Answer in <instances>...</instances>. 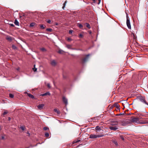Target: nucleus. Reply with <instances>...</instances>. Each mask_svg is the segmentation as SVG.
Here are the masks:
<instances>
[{"mask_svg": "<svg viewBox=\"0 0 148 148\" xmlns=\"http://www.w3.org/2000/svg\"><path fill=\"white\" fill-rule=\"evenodd\" d=\"M130 123H132L131 122H133L138 124H144L147 123V122L142 121L141 120V118L134 116H132L130 118Z\"/></svg>", "mask_w": 148, "mask_h": 148, "instance_id": "obj_1", "label": "nucleus"}, {"mask_svg": "<svg viewBox=\"0 0 148 148\" xmlns=\"http://www.w3.org/2000/svg\"><path fill=\"white\" fill-rule=\"evenodd\" d=\"M103 134L96 135L95 134H91L90 135L89 138H95L97 137H101L104 136Z\"/></svg>", "mask_w": 148, "mask_h": 148, "instance_id": "obj_2", "label": "nucleus"}, {"mask_svg": "<svg viewBox=\"0 0 148 148\" xmlns=\"http://www.w3.org/2000/svg\"><path fill=\"white\" fill-rule=\"evenodd\" d=\"M126 18H127V21H126V24L128 28L129 29H131V26L130 25V21L129 18L128 17V15L127 14L126 15Z\"/></svg>", "mask_w": 148, "mask_h": 148, "instance_id": "obj_3", "label": "nucleus"}, {"mask_svg": "<svg viewBox=\"0 0 148 148\" xmlns=\"http://www.w3.org/2000/svg\"><path fill=\"white\" fill-rule=\"evenodd\" d=\"M139 99L140 101L148 106V103L146 101L145 97H140L139 98Z\"/></svg>", "mask_w": 148, "mask_h": 148, "instance_id": "obj_4", "label": "nucleus"}, {"mask_svg": "<svg viewBox=\"0 0 148 148\" xmlns=\"http://www.w3.org/2000/svg\"><path fill=\"white\" fill-rule=\"evenodd\" d=\"M90 55L89 54H88L86 56L85 58L82 59L81 60L82 63H84L85 62L88 60Z\"/></svg>", "mask_w": 148, "mask_h": 148, "instance_id": "obj_5", "label": "nucleus"}, {"mask_svg": "<svg viewBox=\"0 0 148 148\" xmlns=\"http://www.w3.org/2000/svg\"><path fill=\"white\" fill-rule=\"evenodd\" d=\"M109 128L110 130L115 131L118 129V127L116 126H112L110 127Z\"/></svg>", "mask_w": 148, "mask_h": 148, "instance_id": "obj_6", "label": "nucleus"}, {"mask_svg": "<svg viewBox=\"0 0 148 148\" xmlns=\"http://www.w3.org/2000/svg\"><path fill=\"white\" fill-rule=\"evenodd\" d=\"M51 64L52 66H55L57 64V62L55 60H53L51 61Z\"/></svg>", "mask_w": 148, "mask_h": 148, "instance_id": "obj_7", "label": "nucleus"}, {"mask_svg": "<svg viewBox=\"0 0 148 148\" xmlns=\"http://www.w3.org/2000/svg\"><path fill=\"white\" fill-rule=\"evenodd\" d=\"M56 52L60 54H63L64 53V51L62 50L59 49L56 50Z\"/></svg>", "mask_w": 148, "mask_h": 148, "instance_id": "obj_8", "label": "nucleus"}, {"mask_svg": "<svg viewBox=\"0 0 148 148\" xmlns=\"http://www.w3.org/2000/svg\"><path fill=\"white\" fill-rule=\"evenodd\" d=\"M130 122H128V120H126L124 121H123L122 122V125H125L128 123H130Z\"/></svg>", "mask_w": 148, "mask_h": 148, "instance_id": "obj_9", "label": "nucleus"}, {"mask_svg": "<svg viewBox=\"0 0 148 148\" xmlns=\"http://www.w3.org/2000/svg\"><path fill=\"white\" fill-rule=\"evenodd\" d=\"M26 93L27 94V95L30 98H32V99H34V97L33 95L30 93H29L27 92H26Z\"/></svg>", "mask_w": 148, "mask_h": 148, "instance_id": "obj_10", "label": "nucleus"}, {"mask_svg": "<svg viewBox=\"0 0 148 148\" xmlns=\"http://www.w3.org/2000/svg\"><path fill=\"white\" fill-rule=\"evenodd\" d=\"M44 106V104H39L38 106V108L39 109L41 110L42 109L43 107Z\"/></svg>", "mask_w": 148, "mask_h": 148, "instance_id": "obj_11", "label": "nucleus"}, {"mask_svg": "<svg viewBox=\"0 0 148 148\" xmlns=\"http://www.w3.org/2000/svg\"><path fill=\"white\" fill-rule=\"evenodd\" d=\"M6 40L9 41H11L12 40V38L8 36H7L6 37Z\"/></svg>", "mask_w": 148, "mask_h": 148, "instance_id": "obj_12", "label": "nucleus"}, {"mask_svg": "<svg viewBox=\"0 0 148 148\" xmlns=\"http://www.w3.org/2000/svg\"><path fill=\"white\" fill-rule=\"evenodd\" d=\"M50 95V93L49 92H46L45 93L41 94L40 95V96H45L47 95Z\"/></svg>", "mask_w": 148, "mask_h": 148, "instance_id": "obj_13", "label": "nucleus"}, {"mask_svg": "<svg viewBox=\"0 0 148 148\" xmlns=\"http://www.w3.org/2000/svg\"><path fill=\"white\" fill-rule=\"evenodd\" d=\"M95 130H97V131L101 130V129L99 126H97L95 127Z\"/></svg>", "mask_w": 148, "mask_h": 148, "instance_id": "obj_14", "label": "nucleus"}, {"mask_svg": "<svg viewBox=\"0 0 148 148\" xmlns=\"http://www.w3.org/2000/svg\"><path fill=\"white\" fill-rule=\"evenodd\" d=\"M85 25H86V27L89 29H90L91 28V27L90 26L89 24L87 23H85Z\"/></svg>", "mask_w": 148, "mask_h": 148, "instance_id": "obj_15", "label": "nucleus"}, {"mask_svg": "<svg viewBox=\"0 0 148 148\" xmlns=\"http://www.w3.org/2000/svg\"><path fill=\"white\" fill-rule=\"evenodd\" d=\"M36 24L35 23H32L30 24L29 26L30 27H33Z\"/></svg>", "mask_w": 148, "mask_h": 148, "instance_id": "obj_16", "label": "nucleus"}, {"mask_svg": "<svg viewBox=\"0 0 148 148\" xmlns=\"http://www.w3.org/2000/svg\"><path fill=\"white\" fill-rule=\"evenodd\" d=\"M115 106L116 108L117 109V110H119V106L118 103H116L115 104Z\"/></svg>", "mask_w": 148, "mask_h": 148, "instance_id": "obj_17", "label": "nucleus"}, {"mask_svg": "<svg viewBox=\"0 0 148 148\" xmlns=\"http://www.w3.org/2000/svg\"><path fill=\"white\" fill-rule=\"evenodd\" d=\"M15 24L17 25H19V23L18 21L16 20H15L14 21Z\"/></svg>", "mask_w": 148, "mask_h": 148, "instance_id": "obj_18", "label": "nucleus"}, {"mask_svg": "<svg viewBox=\"0 0 148 148\" xmlns=\"http://www.w3.org/2000/svg\"><path fill=\"white\" fill-rule=\"evenodd\" d=\"M80 141V140H75L73 141V143H77Z\"/></svg>", "mask_w": 148, "mask_h": 148, "instance_id": "obj_19", "label": "nucleus"}, {"mask_svg": "<svg viewBox=\"0 0 148 148\" xmlns=\"http://www.w3.org/2000/svg\"><path fill=\"white\" fill-rule=\"evenodd\" d=\"M72 45H67L66 46V47L69 49H71Z\"/></svg>", "mask_w": 148, "mask_h": 148, "instance_id": "obj_20", "label": "nucleus"}, {"mask_svg": "<svg viewBox=\"0 0 148 148\" xmlns=\"http://www.w3.org/2000/svg\"><path fill=\"white\" fill-rule=\"evenodd\" d=\"M112 142L114 143L116 146L118 145V144L116 141L114 140L113 141H112Z\"/></svg>", "mask_w": 148, "mask_h": 148, "instance_id": "obj_21", "label": "nucleus"}, {"mask_svg": "<svg viewBox=\"0 0 148 148\" xmlns=\"http://www.w3.org/2000/svg\"><path fill=\"white\" fill-rule=\"evenodd\" d=\"M54 111L55 112H56L58 114H60V112L56 109H54Z\"/></svg>", "mask_w": 148, "mask_h": 148, "instance_id": "obj_22", "label": "nucleus"}, {"mask_svg": "<svg viewBox=\"0 0 148 148\" xmlns=\"http://www.w3.org/2000/svg\"><path fill=\"white\" fill-rule=\"evenodd\" d=\"M46 30L47 31L51 32L52 31V29L50 28H48Z\"/></svg>", "mask_w": 148, "mask_h": 148, "instance_id": "obj_23", "label": "nucleus"}, {"mask_svg": "<svg viewBox=\"0 0 148 148\" xmlns=\"http://www.w3.org/2000/svg\"><path fill=\"white\" fill-rule=\"evenodd\" d=\"M40 28L42 29H44L45 28V27L43 25H40Z\"/></svg>", "mask_w": 148, "mask_h": 148, "instance_id": "obj_24", "label": "nucleus"}, {"mask_svg": "<svg viewBox=\"0 0 148 148\" xmlns=\"http://www.w3.org/2000/svg\"><path fill=\"white\" fill-rule=\"evenodd\" d=\"M45 137L47 138H48L49 136V134L48 133H46L45 134Z\"/></svg>", "mask_w": 148, "mask_h": 148, "instance_id": "obj_25", "label": "nucleus"}, {"mask_svg": "<svg viewBox=\"0 0 148 148\" xmlns=\"http://www.w3.org/2000/svg\"><path fill=\"white\" fill-rule=\"evenodd\" d=\"M77 25L80 28H82L83 26L80 23H78L77 24Z\"/></svg>", "mask_w": 148, "mask_h": 148, "instance_id": "obj_26", "label": "nucleus"}, {"mask_svg": "<svg viewBox=\"0 0 148 148\" xmlns=\"http://www.w3.org/2000/svg\"><path fill=\"white\" fill-rule=\"evenodd\" d=\"M9 97L11 98H13L14 97V95L11 93L9 94Z\"/></svg>", "mask_w": 148, "mask_h": 148, "instance_id": "obj_27", "label": "nucleus"}, {"mask_svg": "<svg viewBox=\"0 0 148 148\" xmlns=\"http://www.w3.org/2000/svg\"><path fill=\"white\" fill-rule=\"evenodd\" d=\"M40 50L42 51H46V49L44 48H41Z\"/></svg>", "mask_w": 148, "mask_h": 148, "instance_id": "obj_28", "label": "nucleus"}, {"mask_svg": "<svg viewBox=\"0 0 148 148\" xmlns=\"http://www.w3.org/2000/svg\"><path fill=\"white\" fill-rule=\"evenodd\" d=\"M43 130H49V128L48 127H43Z\"/></svg>", "mask_w": 148, "mask_h": 148, "instance_id": "obj_29", "label": "nucleus"}, {"mask_svg": "<svg viewBox=\"0 0 148 148\" xmlns=\"http://www.w3.org/2000/svg\"><path fill=\"white\" fill-rule=\"evenodd\" d=\"M33 71H34V72L36 71V70H37V69H36V68H35V65H34V68H33Z\"/></svg>", "mask_w": 148, "mask_h": 148, "instance_id": "obj_30", "label": "nucleus"}, {"mask_svg": "<svg viewBox=\"0 0 148 148\" xmlns=\"http://www.w3.org/2000/svg\"><path fill=\"white\" fill-rule=\"evenodd\" d=\"M83 36V35L82 34H80L79 36V37L80 38H82Z\"/></svg>", "mask_w": 148, "mask_h": 148, "instance_id": "obj_31", "label": "nucleus"}, {"mask_svg": "<svg viewBox=\"0 0 148 148\" xmlns=\"http://www.w3.org/2000/svg\"><path fill=\"white\" fill-rule=\"evenodd\" d=\"M67 40L69 42H70L72 40V39L70 38H68L67 39Z\"/></svg>", "mask_w": 148, "mask_h": 148, "instance_id": "obj_32", "label": "nucleus"}, {"mask_svg": "<svg viewBox=\"0 0 148 148\" xmlns=\"http://www.w3.org/2000/svg\"><path fill=\"white\" fill-rule=\"evenodd\" d=\"M47 87L49 88H51V86H50V84L49 83H48L47 85Z\"/></svg>", "mask_w": 148, "mask_h": 148, "instance_id": "obj_33", "label": "nucleus"}, {"mask_svg": "<svg viewBox=\"0 0 148 148\" xmlns=\"http://www.w3.org/2000/svg\"><path fill=\"white\" fill-rule=\"evenodd\" d=\"M73 32V30H70L69 31V33L70 34H71Z\"/></svg>", "mask_w": 148, "mask_h": 148, "instance_id": "obj_34", "label": "nucleus"}, {"mask_svg": "<svg viewBox=\"0 0 148 148\" xmlns=\"http://www.w3.org/2000/svg\"><path fill=\"white\" fill-rule=\"evenodd\" d=\"M118 121H116L115 122V124H112V125H117L118 124Z\"/></svg>", "mask_w": 148, "mask_h": 148, "instance_id": "obj_35", "label": "nucleus"}, {"mask_svg": "<svg viewBox=\"0 0 148 148\" xmlns=\"http://www.w3.org/2000/svg\"><path fill=\"white\" fill-rule=\"evenodd\" d=\"M47 22L48 23H51V20H47Z\"/></svg>", "mask_w": 148, "mask_h": 148, "instance_id": "obj_36", "label": "nucleus"}, {"mask_svg": "<svg viewBox=\"0 0 148 148\" xmlns=\"http://www.w3.org/2000/svg\"><path fill=\"white\" fill-rule=\"evenodd\" d=\"M8 113V112H3V115H4L6 114H7Z\"/></svg>", "mask_w": 148, "mask_h": 148, "instance_id": "obj_37", "label": "nucleus"}, {"mask_svg": "<svg viewBox=\"0 0 148 148\" xmlns=\"http://www.w3.org/2000/svg\"><path fill=\"white\" fill-rule=\"evenodd\" d=\"M20 128L22 130H24L25 129V127H24L21 126L20 127Z\"/></svg>", "mask_w": 148, "mask_h": 148, "instance_id": "obj_38", "label": "nucleus"}, {"mask_svg": "<svg viewBox=\"0 0 148 148\" xmlns=\"http://www.w3.org/2000/svg\"><path fill=\"white\" fill-rule=\"evenodd\" d=\"M67 104V99L65 98V106Z\"/></svg>", "mask_w": 148, "mask_h": 148, "instance_id": "obj_39", "label": "nucleus"}, {"mask_svg": "<svg viewBox=\"0 0 148 148\" xmlns=\"http://www.w3.org/2000/svg\"><path fill=\"white\" fill-rule=\"evenodd\" d=\"M63 102L65 103V97H63L62 98Z\"/></svg>", "mask_w": 148, "mask_h": 148, "instance_id": "obj_40", "label": "nucleus"}, {"mask_svg": "<svg viewBox=\"0 0 148 148\" xmlns=\"http://www.w3.org/2000/svg\"><path fill=\"white\" fill-rule=\"evenodd\" d=\"M121 138L122 139V140H124V138L123 136H121Z\"/></svg>", "mask_w": 148, "mask_h": 148, "instance_id": "obj_41", "label": "nucleus"}, {"mask_svg": "<svg viewBox=\"0 0 148 148\" xmlns=\"http://www.w3.org/2000/svg\"><path fill=\"white\" fill-rule=\"evenodd\" d=\"M121 114V113H120L119 114H117V116H120V115H122V114Z\"/></svg>", "mask_w": 148, "mask_h": 148, "instance_id": "obj_42", "label": "nucleus"}, {"mask_svg": "<svg viewBox=\"0 0 148 148\" xmlns=\"http://www.w3.org/2000/svg\"><path fill=\"white\" fill-rule=\"evenodd\" d=\"M63 5L62 7V8L64 9V8L65 7V2L64 3H63Z\"/></svg>", "mask_w": 148, "mask_h": 148, "instance_id": "obj_43", "label": "nucleus"}, {"mask_svg": "<svg viewBox=\"0 0 148 148\" xmlns=\"http://www.w3.org/2000/svg\"><path fill=\"white\" fill-rule=\"evenodd\" d=\"M1 139H4V137L3 136H1Z\"/></svg>", "mask_w": 148, "mask_h": 148, "instance_id": "obj_44", "label": "nucleus"}, {"mask_svg": "<svg viewBox=\"0 0 148 148\" xmlns=\"http://www.w3.org/2000/svg\"><path fill=\"white\" fill-rule=\"evenodd\" d=\"M11 26H12V27H14V25H13V24H11Z\"/></svg>", "mask_w": 148, "mask_h": 148, "instance_id": "obj_45", "label": "nucleus"}, {"mask_svg": "<svg viewBox=\"0 0 148 148\" xmlns=\"http://www.w3.org/2000/svg\"><path fill=\"white\" fill-rule=\"evenodd\" d=\"M10 119H11V118H10V117H8V120H9V121H10Z\"/></svg>", "mask_w": 148, "mask_h": 148, "instance_id": "obj_46", "label": "nucleus"}, {"mask_svg": "<svg viewBox=\"0 0 148 148\" xmlns=\"http://www.w3.org/2000/svg\"><path fill=\"white\" fill-rule=\"evenodd\" d=\"M17 69V70H19V68H18Z\"/></svg>", "mask_w": 148, "mask_h": 148, "instance_id": "obj_47", "label": "nucleus"}, {"mask_svg": "<svg viewBox=\"0 0 148 148\" xmlns=\"http://www.w3.org/2000/svg\"><path fill=\"white\" fill-rule=\"evenodd\" d=\"M12 47H15V46L14 45H12Z\"/></svg>", "mask_w": 148, "mask_h": 148, "instance_id": "obj_48", "label": "nucleus"}, {"mask_svg": "<svg viewBox=\"0 0 148 148\" xmlns=\"http://www.w3.org/2000/svg\"><path fill=\"white\" fill-rule=\"evenodd\" d=\"M1 130V127L0 126V130Z\"/></svg>", "mask_w": 148, "mask_h": 148, "instance_id": "obj_49", "label": "nucleus"}, {"mask_svg": "<svg viewBox=\"0 0 148 148\" xmlns=\"http://www.w3.org/2000/svg\"><path fill=\"white\" fill-rule=\"evenodd\" d=\"M95 0H93V1H95Z\"/></svg>", "mask_w": 148, "mask_h": 148, "instance_id": "obj_50", "label": "nucleus"}, {"mask_svg": "<svg viewBox=\"0 0 148 148\" xmlns=\"http://www.w3.org/2000/svg\"><path fill=\"white\" fill-rule=\"evenodd\" d=\"M27 134H29L28 132H27Z\"/></svg>", "mask_w": 148, "mask_h": 148, "instance_id": "obj_51", "label": "nucleus"}, {"mask_svg": "<svg viewBox=\"0 0 148 148\" xmlns=\"http://www.w3.org/2000/svg\"><path fill=\"white\" fill-rule=\"evenodd\" d=\"M66 1H65V4H66Z\"/></svg>", "mask_w": 148, "mask_h": 148, "instance_id": "obj_52", "label": "nucleus"}, {"mask_svg": "<svg viewBox=\"0 0 148 148\" xmlns=\"http://www.w3.org/2000/svg\"><path fill=\"white\" fill-rule=\"evenodd\" d=\"M99 1H100L101 0H99Z\"/></svg>", "mask_w": 148, "mask_h": 148, "instance_id": "obj_53", "label": "nucleus"}, {"mask_svg": "<svg viewBox=\"0 0 148 148\" xmlns=\"http://www.w3.org/2000/svg\"><path fill=\"white\" fill-rule=\"evenodd\" d=\"M15 47H14L13 48H15Z\"/></svg>", "mask_w": 148, "mask_h": 148, "instance_id": "obj_54", "label": "nucleus"}]
</instances>
